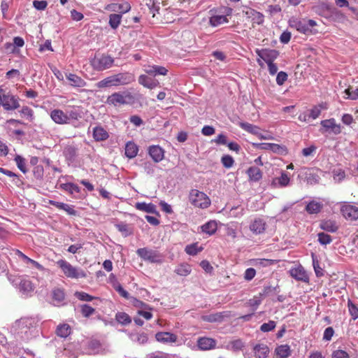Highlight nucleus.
Here are the masks:
<instances>
[{"label":"nucleus","mask_w":358,"mask_h":358,"mask_svg":"<svg viewBox=\"0 0 358 358\" xmlns=\"http://www.w3.org/2000/svg\"><path fill=\"white\" fill-rule=\"evenodd\" d=\"M288 22L291 28L296 29L300 33L307 35L312 34L310 27L317 25V22L313 20L300 19L295 17H291Z\"/></svg>","instance_id":"nucleus-3"},{"label":"nucleus","mask_w":358,"mask_h":358,"mask_svg":"<svg viewBox=\"0 0 358 358\" xmlns=\"http://www.w3.org/2000/svg\"><path fill=\"white\" fill-rule=\"evenodd\" d=\"M66 79L69 81V84L74 87H83L86 85V82L76 74L69 73L66 75Z\"/></svg>","instance_id":"nucleus-28"},{"label":"nucleus","mask_w":358,"mask_h":358,"mask_svg":"<svg viewBox=\"0 0 358 358\" xmlns=\"http://www.w3.org/2000/svg\"><path fill=\"white\" fill-rule=\"evenodd\" d=\"M96 86L98 88H105V87H109L117 86V85L116 83V80L115 79V76L113 75V76L106 77V78L98 82L96 84Z\"/></svg>","instance_id":"nucleus-35"},{"label":"nucleus","mask_w":358,"mask_h":358,"mask_svg":"<svg viewBox=\"0 0 358 358\" xmlns=\"http://www.w3.org/2000/svg\"><path fill=\"white\" fill-rule=\"evenodd\" d=\"M266 222L261 218L255 219L250 224V231L255 234H261L266 230Z\"/></svg>","instance_id":"nucleus-18"},{"label":"nucleus","mask_w":358,"mask_h":358,"mask_svg":"<svg viewBox=\"0 0 358 358\" xmlns=\"http://www.w3.org/2000/svg\"><path fill=\"white\" fill-rule=\"evenodd\" d=\"M138 148L134 143H133L131 141H129L128 143H126L125 155L128 158L132 159V158L135 157L138 154Z\"/></svg>","instance_id":"nucleus-33"},{"label":"nucleus","mask_w":358,"mask_h":358,"mask_svg":"<svg viewBox=\"0 0 358 358\" xmlns=\"http://www.w3.org/2000/svg\"><path fill=\"white\" fill-rule=\"evenodd\" d=\"M201 250V248L199 249L196 243L188 245L185 248V252L189 255H196Z\"/></svg>","instance_id":"nucleus-58"},{"label":"nucleus","mask_w":358,"mask_h":358,"mask_svg":"<svg viewBox=\"0 0 358 358\" xmlns=\"http://www.w3.org/2000/svg\"><path fill=\"white\" fill-rule=\"evenodd\" d=\"M92 136L95 141H103L108 138V132L101 126L97 125L92 129Z\"/></svg>","instance_id":"nucleus-21"},{"label":"nucleus","mask_w":358,"mask_h":358,"mask_svg":"<svg viewBox=\"0 0 358 358\" xmlns=\"http://www.w3.org/2000/svg\"><path fill=\"white\" fill-rule=\"evenodd\" d=\"M320 227L324 231L331 233L336 232L338 229V227L337 226L336 222L330 220H322L320 222Z\"/></svg>","instance_id":"nucleus-32"},{"label":"nucleus","mask_w":358,"mask_h":358,"mask_svg":"<svg viewBox=\"0 0 358 358\" xmlns=\"http://www.w3.org/2000/svg\"><path fill=\"white\" fill-rule=\"evenodd\" d=\"M275 327V322L270 320L268 322L264 323L260 327V330L263 332H268L274 329Z\"/></svg>","instance_id":"nucleus-60"},{"label":"nucleus","mask_w":358,"mask_h":358,"mask_svg":"<svg viewBox=\"0 0 358 358\" xmlns=\"http://www.w3.org/2000/svg\"><path fill=\"white\" fill-rule=\"evenodd\" d=\"M63 186L64 189L71 194H78L80 190V188L77 185L71 182L64 184Z\"/></svg>","instance_id":"nucleus-54"},{"label":"nucleus","mask_w":358,"mask_h":358,"mask_svg":"<svg viewBox=\"0 0 358 358\" xmlns=\"http://www.w3.org/2000/svg\"><path fill=\"white\" fill-rule=\"evenodd\" d=\"M245 15L250 18L253 23L261 25L264 22V15L255 9L250 8L245 12Z\"/></svg>","instance_id":"nucleus-23"},{"label":"nucleus","mask_w":358,"mask_h":358,"mask_svg":"<svg viewBox=\"0 0 358 358\" xmlns=\"http://www.w3.org/2000/svg\"><path fill=\"white\" fill-rule=\"evenodd\" d=\"M122 20V15L121 14H110L109 15V22L108 24L110 27L113 29H116L120 24Z\"/></svg>","instance_id":"nucleus-42"},{"label":"nucleus","mask_w":358,"mask_h":358,"mask_svg":"<svg viewBox=\"0 0 358 358\" xmlns=\"http://www.w3.org/2000/svg\"><path fill=\"white\" fill-rule=\"evenodd\" d=\"M290 178L285 171H281L280 176L272 180L271 185L273 187H284L289 185Z\"/></svg>","instance_id":"nucleus-19"},{"label":"nucleus","mask_w":358,"mask_h":358,"mask_svg":"<svg viewBox=\"0 0 358 358\" xmlns=\"http://www.w3.org/2000/svg\"><path fill=\"white\" fill-rule=\"evenodd\" d=\"M65 113L68 117L69 124L71 120H78L82 117V110L78 106H73L69 109H66Z\"/></svg>","instance_id":"nucleus-27"},{"label":"nucleus","mask_w":358,"mask_h":358,"mask_svg":"<svg viewBox=\"0 0 358 358\" xmlns=\"http://www.w3.org/2000/svg\"><path fill=\"white\" fill-rule=\"evenodd\" d=\"M201 231L208 235L214 234L217 229V225L215 221L210 220L201 227Z\"/></svg>","instance_id":"nucleus-36"},{"label":"nucleus","mask_w":358,"mask_h":358,"mask_svg":"<svg viewBox=\"0 0 358 358\" xmlns=\"http://www.w3.org/2000/svg\"><path fill=\"white\" fill-rule=\"evenodd\" d=\"M289 273L291 276L296 280L306 282L309 280L308 275L301 266L292 268Z\"/></svg>","instance_id":"nucleus-22"},{"label":"nucleus","mask_w":358,"mask_h":358,"mask_svg":"<svg viewBox=\"0 0 358 358\" xmlns=\"http://www.w3.org/2000/svg\"><path fill=\"white\" fill-rule=\"evenodd\" d=\"M229 314L228 312H220L214 314H210L202 316V320L208 322H220L223 321L224 318L229 317Z\"/></svg>","instance_id":"nucleus-26"},{"label":"nucleus","mask_w":358,"mask_h":358,"mask_svg":"<svg viewBox=\"0 0 358 358\" xmlns=\"http://www.w3.org/2000/svg\"><path fill=\"white\" fill-rule=\"evenodd\" d=\"M138 83L143 87L151 90L155 88L159 84L157 80H155L144 74L141 75L138 77Z\"/></svg>","instance_id":"nucleus-25"},{"label":"nucleus","mask_w":358,"mask_h":358,"mask_svg":"<svg viewBox=\"0 0 358 358\" xmlns=\"http://www.w3.org/2000/svg\"><path fill=\"white\" fill-rule=\"evenodd\" d=\"M217 341L214 338L208 337H200L196 341L198 350L207 351L216 348Z\"/></svg>","instance_id":"nucleus-11"},{"label":"nucleus","mask_w":358,"mask_h":358,"mask_svg":"<svg viewBox=\"0 0 358 358\" xmlns=\"http://www.w3.org/2000/svg\"><path fill=\"white\" fill-rule=\"evenodd\" d=\"M37 322L32 317H24L17 320L12 327L15 334L23 340L31 338L36 330Z\"/></svg>","instance_id":"nucleus-1"},{"label":"nucleus","mask_w":358,"mask_h":358,"mask_svg":"<svg viewBox=\"0 0 358 358\" xmlns=\"http://www.w3.org/2000/svg\"><path fill=\"white\" fill-rule=\"evenodd\" d=\"M56 334L62 338H66L71 334V327L67 324H59L56 329Z\"/></svg>","instance_id":"nucleus-39"},{"label":"nucleus","mask_w":358,"mask_h":358,"mask_svg":"<svg viewBox=\"0 0 358 358\" xmlns=\"http://www.w3.org/2000/svg\"><path fill=\"white\" fill-rule=\"evenodd\" d=\"M276 355L281 358H286L290 355L291 350L288 345L278 346L275 350Z\"/></svg>","instance_id":"nucleus-40"},{"label":"nucleus","mask_w":358,"mask_h":358,"mask_svg":"<svg viewBox=\"0 0 358 358\" xmlns=\"http://www.w3.org/2000/svg\"><path fill=\"white\" fill-rule=\"evenodd\" d=\"M64 155L67 160L73 162L76 157L77 149L73 145H68L64 150Z\"/></svg>","instance_id":"nucleus-38"},{"label":"nucleus","mask_w":358,"mask_h":358,"mask_svg":"<svg viewBox=\"0 0 358 358\" xmlns=\"http://www.w3.org/2000/svg\"><path fill=\"white\" fill-rule=\"evenodd\" d=\"M9 280L14 285H18L20 291L24 294H28L34 291V285L29 280L21 278L20 277L10 276L9 277Z\"/></svg>","instance_id":"nucleus-7"},{"label":"nucleus","mask_w":358,"mask_h":358,"mask_svg":"<svg viewBox=\"0 0 358 358\" xmlns=\"http://www.w3.org/2000/svg\"><path fill=\"white\" fill-rule=\"evenodd\" d=\"M59 209L64 210L69 215H76V211L66 203H50Z\"/></svg>","instance_id":"nucleus-50"},{"label":"nucleus","mask_w":358,"mask_h":358,"mask_svg":"<svg viewBox=\"0 0 358 358\" xmlns=\"http://www.w3.org/2000/svg\"><path fill=\"white\" fill-rule=\"evenodd\" d=\"M287 73L284 71H280L276 77V83L278 85H282L287 80Z\"/></svg>","instance_id":"nucleus-63"},{"label":"nucleus","mask_w":358,"mask_h":358,"mask_svg":"<svg viewBox=\"0 0 358 358\" xmlns=\"http://www.w3.org/2000/svg\"><path fill=\"white\" fill-rule=\"evenodd\" d=\"M320 124L327 130L331 129L334 134H339L341 132V125L337 124L334 118L322 120Z\"/></svg>","instance_id":"nucleus-24"},{"label":"nucleus","mask_w":358,"mask_h":358,"mask_svg":"<svg viewBox=\"0 0 358 358\" xmlns=\"http://www.w3.org/2000/svg\"><path fill=\"white\" fill-rule=\"evenodd\" d=\"M348 307L352 318L354 320H357L358 318V308L350 299L348 301Z\"/></svg>","instance_id":"nucleus-53"},{"label":"nucleus","mask_w":358,"mask_h":358,"mask_svg":"<svg viewBox=\"0 0 358 358\" xmlns=\"http://www.w3.org/2000/svg\"><path fill=\"white\" fill-rule=\"evenodd\" d=\"M13 43H6L5 48L6 50H10L11 52L14 53L16 52L17 48H21L24 45V41L22 37L15 36L13 39Z\"/></svg>","instance_id":"nucleus-30"},{"label":"nucleus","mask_w":358,"mask_h":358,"mask_svg":"<svg viewBox=\"0 0 358 358\" xmlns=\"http://www.w3.org/2000/svg\"><path fill=\"white\" fill-rule=\"evenodd\" d=\"M148 153L156 163L161 162L164 157V151L159 145H151L148 148Z\"/></svg>","instance_id":"nucleus-17"},{"label":"nucleus","mask_w":358,"mask_h":358,"mask_svg":"<svg viewBox=\"0 0 358 358\" xmlns=\"http://www.w3.org/2000/svg\"><path fill=\"white\" fill-rule=\"evenodd\" d=\"M227 22H228V19L225 15H213L209 20V23L212 27H217Z\"/></svg>","instance_id":"nucleus-44"},{"label":"nucleus","mask_w":358,"mask_h":358,"mask_svg":"<svg viewBox=\"0 0 358 358\" xmlns=\"http://www.w3.org/2000/svg\"><path fill=\"white\" fill-rule=\"evenodd\" d=\"M57 264L62 269L64 275L69 278L78 279L87 276L86 273L82 268L72 266L66 260L60 259L57 262Z\"/></svg>","instance_id":"nucleus-2"},{"label":"nucleus","mask_w":358,"mask_h":358,"mask_svg":"<svg viewBox=\"0 0 358 358\" xmlns=\"http://www.w3.org/2000/svg\"><path fill=\"white\" fill-rule=\"evenodd\" d=\"M17 168L23 173H26L28 171V169L26 167V160L24 157L20 155H17L14 159Z\"/></svg>","instance_id":"nucleus-48"},{"label":"nucleus","mask_w":358,"mask_h":358,"mask_svg":"<svg viewBox=\"0 0 358 358\" xmlns=\"http://www.w3.org/2000/svg\"><path fill=\"white\" fill-rule=\"evenodd\" d=\"M134 96L131 93H121L118 92H114L111 95L108 96L106 103L114 106H117L119 105H126L131 103L134 101Z\"/></svg>","instance_id":"nucleus-4"},{"label":"nucleus","mask_w":358,"mask_h":358,"mask_svg":"<svg viewBox=\"0 0 358 358\" xmlns=\"http://www.w3.org/2000/svg\"><path fill=\"white\" fill-rule=\"evenodd\" d=\"M115 320L122 325H127L131 322L130 316L124 312H118L115 315Z\"/></svg>","instance_id":"nucleus-43"},{"label":"nucleus","mask_w":358,"mask_h":358,"mask_svg":"<svg viewBox=\"0 0 358 358\" xmlns=\"http://www.w3.org/2000/svg\"><path fill=\"white\" fill-rule=\"evenodd\" d=\"M145 72L152 76H166L168 73V69L164 66L158 65H148L144 69Z\"/></svg>","instance_id":"nucleus-20"},{"label":"nucleus","mask_w":358,"mask_h":358,"mask_svg":"<svg viewBox=\"0 0 358 358\" xmlns=\"http://www.w3.org/2000/svg\"><path fill=\"white\" fill-rule=\"evenodd\" d=\"M114 76L117 86L128 85L135 81V76L129 72L120 73Z\"/></svg>","instance_id":"nucleus-13"},{"label":"nucleus","mask_w":358,"mask_h":358,"mask_svg":"<svg viewBox=\"0 0 358 358\" xmlns=\"http://www.w3.org/2000/svg\"><path fill=\"white\" fill-rule=\"evenodd\" d=\"M75 296L80 301H91L94 299V296L84 292H76Z\"/></svg>","instance_id":"nucleus-57"},{"label":"nucleus","mask_w":358,"mask_h":358,"mask_svg":"<svg viewBox=\"0 0 358 358\" xmlns=\"http://www.w3.org/2000/svg\"><path fill=\"white\" fill-rule=\"evenodd\" d=\"M275 153L282 155L287 152V148L285 146L280 145L278 144L272 143L271 150Z\"/></svg>","instance_id":"nucleus-61"},{"label":"nucleus","mask_w":358,"mask_h":358,"mask_svg":"<svg viewBox=\"0 0 358 358\" xmlns=\"http://www.w3.org/2000/svg\"><path fill=\"white\" fill-rule=\"evenodd\" d=\"M322 205L320 203H308L306 210L310 214L317 213L320 211Z\"/></svg>","instance_id":"nucleus-51"},{"label":"nucleus","mask_w":358,"mask_h":358,"mask_svg":"<svg viewBox=\"0 0 358 358\" xmlns=\"http://www.w3.org/2000/svg\"><path fill=\"white\" fill-rule=\"evenodd\" d=\"M0 105L5 110H14L20 107L19 99L9 92L3 94Z\"/></svg>","instance_id":"nucleus-8"},{"label":"nucleus","mask_w":358,"mask_h":358,"mask_svg":"<svg viewBox=\"0 0 358 358\" xmlns=\"http://www.w3.org/2000/svg\"><path fill=\"white\" fill-rule=\"evenodd\" d=\"M221 162L223 164V166L229 169L232 167L234 160L233 157L230 155H226L222 157Z\"/></svg>","instance_id":"nucleus-56"},{"label":"nucleus","mask_w":358,"mask_h":358,"mask_svg":"<svg viewBox=\"0 0 358 358\" xmlns=\"http://www.w3.org/2000/svg\"><path fill=\"white\" fill-rule=\"evenodd\" d=\"M331 358H350V356L345 351L337 350L333 352Z\"/></svg>","instance_id":"nucleus-64"},{"label":"nucleus","mask_w":358,"mask_h":358,"mask_svg":"<svg viewBox=\"0 0 358 358\" xmlns=\"http://www.w3.org/2000/svg\"><path fill=\"white\" fill-rule=\"evenodd\" d=\"M253 355H248L246 358H268L269 349L266 345L258 344L253 348Z\"/></svg>","instance_id":"nucleus-12"},{"label":"nucleus","mask_w":358,"mask_h":358,"mask_svg":"<svg viewBox=\"0 0 358 358\" xmlns=\"http://www.w3.org/2000/svg\"><path fill=\"white\" fill-rule=\"evenodd\" d=\"M113 62L114 59L112 57L102 55L100 57H95L91 61V65L96 71H101L110 68Z\"/></svg>","instance_id":"nucleus-6"},{"label":"nucleus","mask_w":358,"mask_h":358,"mask_svg":"<svg viewBox=\"0 0 358 358\" xmlns=\"http://www.w3.org/2000/svg\"><path fill=\"white\" fill-rule=\"evenodd\" d=\"M15 254L18 256L19 258L22 259L24 263H26V264H31L34 267H36V268H38L39 270H43L44 269L43 266L41 264H40L36 261H35V260L28 257L27 255H25L24 253H22L19 250H16Z\"/></svg>","instance_id":"nucleus-34"},{"label":"nucleus","mask_w":358,"mask_h":358,"mask_svg":"<svg viewBox=\"0 0 358 358\" xmlns=\"http://www.w3.org/2000/svg\"><path fill=\"white\" fill-rule=\"evenodd\" d=\"M191 266L188 264H181L175 269V272L181 276H187L191 273Z\"/></svg>","instance_id":"nucleus-41"},{"label":"nucleus","mask_w":358,"mask_h":358,"mask_svg":"<svg viewBox=\"0 0 358 358\" xmlns=\"http://www.w3.org/2000/svg\"><path fill=\"white\" fill-rule=\"evenodd\" d=\"M207 199H208V196L203 192H200L198 189H192L189 193L190 201H201Z\"/></svg>","instance_id":"nucleus-37"},{"label":"nucleus","mask_w":358,"mask_h":358,"mask_svg":"<svg viewBox=\"0 0 358 358\" xmlns=\"http://www.w3.org/2000/svg\"><path fill=\"white\" fill-rule=\"evenodd\" d=\"M20 113L22 117L27 118L29 122H32L34 119V111L28 106H23Z\"/></svg>","instance_id":"nucleus-47"},{"label":"nucleus","mask_w":358,"mask_h":358,"mask_svg":"<svg viewBox=\"0 0 358 358\" xmlns=\"http://www.w3.org/2000/svg\"><path fill=\"white\" fill-rule=\"evenodd\" d=\"M342 215L349 221H355L358 219V207L350 203H345L341 207Z\"/></svg>","instance_id":"nucleus-10"},{"label":"nucleus","mask_w":358,"mask_h":358,"mask_svg":"<svg viewBox=\"0 0 358 358\" xmlns=\"http://www.w3.org/2000/svg\"><path fill=\"white\" fill-rule=\"evenodd\" d=\"M345 93L348 95V99H350L352 100H356L358 99V88L354 90L352 87H350L345 90Z\"/></svg>","instance_id":"nucleus-59"},{"label":"nucleus","mask_w":358,"mask_h":358,"mask_svg":"<svg viewBox=\"0 0 358 358\" xmlns=\"http://www.w3.org/2000/svg\"><path fill=\"white\" fill-rule=\"evenodd\" d=\"M249 180L252 182H258L262 178V171L257 166H251L247 170Z\"/></svg>","instance_id":"nucleus-29"},{"label":"nucleus","mask_w":358,"mask_h":358,"mask_svg":"<svg viewBox=\"0 0 358 358\" xmlns=\"http://www.w3.org/2000/svg\"><path fill=\"white\" fill-rule=\"evenodd\" d=\"M117 229L122 233L124 236H127L131 234V230L127 224L121 223L116 225Z\"/></svg>","instance_id":"nucleus-62"},{"label":"nucleus","mask_w":358,"mask_h":358,"mask_svg":"<svg viewBox=\"0 0 358 358\" xmlns=\"http://www.w3.org/2000/svg\"><path fill=\"white\" fill-rule=\"evenodd\" d=\"M106 9L111 12H118L119 14H124L131 10V6L128 2L122 3H113L106 6Z\"/></svg>","instance_id":"nucleus-14"},{"label":"nucleus","mask_w":358,"mask_h":358,"mask_svg":"<svg viewBox=\"0 0 358 358\" xmlns=\"http://www.w3.org/2000/svg\"><path fill=\"white\" fill-rule=\"evenodd\" d=\"M317 236L318 241L321 245H326L327 244H329L332 241L331 236L324 232L319 233Z\"/></svg>","instance_id":"nucleus-55"},{"label":"nucleus","mask_w":358,"mask_h":358,"mask_svg":"<svg viewBox=\"0 0 358 358\" xmlns=\"http://www.w3.org/2000/svg\"><path fill=\"white\" fill-rule=\"evenodd\" d=\"M64 292L61 289H55L52 291V300L54 304L58 306L64 299Z\"/></svg>","instance_id":"nucleus-46"},{"label":"nucleus","mask_w":358,"mask_h":358,"mask_svg":"<svg viewBox=\"0 0 358 358\" xmlns=\"http://www.w3.org/2000/svg\"><path fill=\"white\" fill-rule=\"evenodd\" d=\"M155 338L157 341L163 343H176L178 339V336L176 334L166 331L157 333Z\"/></svg>","instance_id":"nucleus-16"},{"label":"nucleus","mask_w":358,"mask_h":358,"mask_svg":"<svg viewBox=\"0 0 358 358\" xmlns=\"http://www.w3.org/2000/svg\"><path fill=\"white\" fill-rule=\"evenodd\" d=\"M80 311L85 317H89L95 313V309L88 304H83L80 306Z\"/></svg>","instance_id":"nucleus-52"},{"label":"nucleus","mask_w":358,"mask_h":358,"mask_svg":"<svg viewBox=\"0 0 358 358\" xmlns=\"http://www.w3.org/2000/svg\"><path fill=\"white\" fill-rule=\"evenodd\" d=\"M312 260H313V266L314 271L315 272L316 275L317 277L322 276L323 275V270L320 266V263H319L317 256L313 253H312Z\"/></svg>","instance_id":"nucleus-49"},{"label":"nucleus","mask_w":358,"mask_h":358,"mask_svg":"<svg viewBox=\"0 0 358 358\" xmlns=\"http://www.w3.org/2000/svg\"><path fill=\"white\" fill-rule=\"evenodd\" d=\"M239 126L244 130L248 132L255 134L256 136L259 135V128L257 126L252 124L248 122H240Z\"/></svg>","instance_id":"nucleus-45"},{"label":"nucleus","mask_w":358,"mask_h":358,"mask_svg":"<svg viewBox=\"0 0 358 358\" xmlns=\"http://www.w3.org/2000/svg\"><path fill=\"white\" fill-rule=\"evenodd\" d=\"M136 208L138 210L159 216V213L156 210V206L152 203H136Z\"/></svg>","instance_id":"nucleus-31"},{"label":"nucleus","mask_w":358,"mask_h":358,"mask_svg":"<svg viewBox=\"0 0 358 358\" xmlns=\"http://www.w3.org/2000/svg\"><path fill=\"white\" fill-rule=\"evenodd\" d=\"M136 254L143 260L150 263L161 264L163 262V255L159 251L148 248L138 249Z\"/></svg>","instance_id":"nucleus-5"},{"label":"nucleus","mask_w":358,"mask_h":358,"mask_svg":"<svg viewBox=\"0 0 358 358\" xmlns=\"http://www.w3.org/2000/svg\"><path fill=\"white\" fill-rule=\"evenodd\" d=\"M255 52L257 56L261 59H263L266 64L273 62V61L276 59L280 55L278 50L267 48L261 50L257 49Z\"/></svg>","instance_id":"nucleus-9"},{"label":"nucleus","mask_w":358,"mask_h":358,"mask_svg":"<svg viewBox=\"0 0 358 358\" xmlns=\"http://www.w3.org/2000/svg\"><path fill=\"white\" fill-rule=\"evenodd\" d=\"M51 119L58 124H66L68 123V117L66 113L60 109H54L50 112Z\"/></svg>","instance_id":"nucleus-15"}]
</instances>
